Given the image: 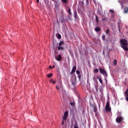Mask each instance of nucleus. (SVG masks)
I'll use <instances>...</instances> for the list:
<instances>
[{
	"label": "nucleus",
	"instance_id": "f257e3e1",
	"mask_svg": "<svg viewBox=\"0 0 128 128\" xmlns=\"http://www.w3.org/2000/svg\"><path fill=\"white\" fill-rule=\"evenodd\" d=\"M121 48L124 50L128 51V41L125 38L121 39L120 40Z\"/></svg>",
	"mask_w": 128,
	"mask_h": 128
},
{
	"label": "nucleus",
	"instance_id": "f03ea898",
	"mask_svg": "<svg viewBox=\"0 0 128 128\" xmlns=\"http://www.w3.org/2000/svg\"><path fill=\"white\" fill-rule=\"evenodd\" d=\"M99 70L100 74L104 76V80L106 82V84H108V80H106V78H108V72H106V71L102 68H100Z\"/></svg>",
	"mask_w": 128,
	"mask_h": 128
},
{
	"label": "nucleus",
	"instance_id": "7ed1b4c3",
	"mask_svg": "<svg viewBox=\"0 0 128 128\" xmlns=\"http://www.w3.org/2000/svg\"><path fill=\"white\" fill-rule=\"evenodd\" d=\"M105 110L106 112H110L112 110V109L110 108V102L108 101L106 104V106L105 108Z\"/></svg>",
	"mask_w": 128,
	"mask_h": 128
},
{
	"label": "nucleus",
	"instance_id": "20e7f679",
	"mask_svg": "<svg viewBox=\"0 0 128 128\" xmlns=\"http://www.w3.org/2000/svg\"><path fill=\"white\" fill-rule=\"evenodd\" d=\"M64 41H60L58 44V50H64V47L62 46H64Z\"/></svg>",
	"mask_w": 128,
	"mask_h": 128
},
{
	"label": "nucleus",
	"instance_id": "39448f33",
	"mask_svg": "<svg viewBox=\"0 0 128 128\" xmlns=\"http://www.w3.org/2000/svg\"><path fill=\"white\" fill-rule=\"evenodd\" d=\"M68 112L66 111L64 113V116L62 117L63 120H66V118H68Z\"/></svg>",
	"mask_w": 128,
	"mask_h": 128
},
{
	"label": "nucleus",
	"instance_id": "423d86ee",
	"mask_svg": "<svg viewBox=\"0 0 128 128\" xmlns=\"http://www.w3.org/2000/svg\"><path fill=\"white\" fill-rule=\"evenodd\" d=\"M116 122L118 124H120V122H122V118L121 117H118L116 118Z\"/></svg>",
	"mask_w": 128,
	"mask_h": 128
},
{
	"label": "nucleus",
	"instance_id": "0eeeda50",
	"mask_svg": "<svg viewBox=\"0 0 128 128\" xmlns=\"http://www.w3.org/2000/svg\"><path fill=\"white\" fill-rule=\"evenodd\" d=\"M72 84L74 86H76V77H74V80H72Z\"/></svg>",
	"mask_w": 128,
	"mask_h": 128
},
{
	"label": "nucleus",
	"instance_id": "6e6552de",
	"mask_svg": "<svg viewBox=\"0 0 128 128\" xmlns=\"http://www.w3.org/2000/svg\"><path fill=\"white\" fill-rule=\"evenodd\" d=\"M124 94H126V96H125L126 100V102H128V88L125 91Z\"/></svg>",
	"mask_w": 128,
	"mask_h": 128
},
{
	"label": "nucleus",
	"instance_id": "1a4fd4ad",
	"mask_svg": "<svg viewBox=\"0 0 128 128\" xmlns=\"http://www.w3.org/2000/svg\"><path fill=\"white\" fill-rule=\"evenodd\" d=\"M56 60L58 62H62V55L59 54L58 56L55 57Z\"/></svg>",
	"mask_w": 128,
	"mask_h": 128
},
{
	"label": "nucleus",
	"instance_id": "9d476101",
	"mask_svg": "<svg viewBox=\"0 0 128 128\" xmlns=\"http://www.w3.org/2000/svg\"><path fill=\"white\" fill-rule=\"evenodd\" d=\"M76 70V66H74L72 68L70 74H74V72Z\"/></svg>",
	"mask_w": 128,
	"mask_h": 128
},
{
	"label": "nucleus",
	"instance_id": "9b49d317",
	"mask_svg": "<svg viewBox=\"0 0 128 128\" xmlns=\"http://www.w3.org/2000/svg\"><path fill=\"white\" fill-rule=\"evenodd\" d=\"M124 14H128V7H126L124 9Z\"/></svg>",
	"mask_w": 128,
	"mask_h": 128
},
{
	"label": "nucleus",
	"instance_id": "f8f14e48",
	"mask_svg": "<svg viewBox=\"0 0 128 128\" xmlns=\"http://www.w3.org/2000/svg\"><path fill=\"white\" fill-rule=\"evenodd\" d=\"M56 36L58 40H60V38H62V36L60 34H56Z\"/></svg>",
	"mask_w": 128,
	"mask_h": 128
},
{
	"label": "nucleus",
	"instance_id": "ddd939ff",
	"mask_svg": "<svg viewBox=\"0 0 128 128\" xmlns=\"http://www.w3.org/2000/svg\"><path fill=\"white\" fill-rule=\"evenodd\" d=\"M94 30L96 32H100V28L98 27H96Z\"/></svg>",
	"mask_w": 128,
	"mask_h": 128
},
{
	"label": "nucleus",
	"instance_id": "4468645a",
	"mask_svg": "<svg viewBox=\"0 0 128 128\" xmlns=\"http://www.w3.org/2000/svg\"><path fill=\"white\" fill-rule=\"evenodd\" d=\"M47 76L48 78H52V74L50 73V74H47Z\"/></svg>",
	"mask_w": 128,
	"mask_h": 128
},
{
	"label": "nucleus",
	"instance_id": "2eb2a0df",
	"mask_svg": "<svg viewBox=\"0 0 128 128\" xmlns=\"http://www.w3.org/2000/svg\"><path fill=\"white\" fill-rule=\"evenodd\" d=\"M63 4H68V0H61Z\"/></svg>",
	"mask_w": 128,
	"mask_h": 128
},
{
	"label": "nucleus",
	"instance_id": "dca6fc26",
	"mask_svg": "<svg viewBox=\"0 0 128 128\" xmlns=\"http://www.w3.org/2000/svg\"><path fill=\"white\" fill-rule=\"evenodd\" d=\"M94 72H96V74H98V68H95L94 70Z\"/></svg>",
	"mask_w": 128,
	"mask_h": 128
},
{
	"label": "nucleus",
	"instance_id": "f3484780",
	"mask_svg": "<svg viewBox=\"0 0 128 128\" xmlns=\"http://www.w3.org/2000/svg\"><path fill=\"white\" fill-rule=\"evenodd\" d=\"M96 112H98V108H96V106L94 107V112L96 113Z\"/></svg>",
	"mask_w": 128,
	"mask_h": 128
},
{
	"label": "nucleus",
	"instance_id": "a211bd4d",
	"mask_svg": "<svg viewBox=\"0 0 128 128\" xmlns=\"http://www.w3.org/2000/svg\"><path fill=\"white\" fill-rule=\"evenodd\" d=\"M116 64H118V61L116 60H114V66H116Z\"/></svg>",
	"mask_w": 128,
	"mask_h": 128
},
{
	"label": "nucleus",
	"instance_id": "6ab92c4d",
	"mask_svg": "<svg viewBox=\"0 0 128 128\" xmlns=\"http://www.w3.org/2000/svg\"><path fill=\"white\" fill-rule=\"evenodd\" d=\"M120 5L121 6V8H124V2H120Z\"/></svg>",
	"mask_w": 128,
	"mask_h": 128
},
{
	"label": "nucleus",
	"instance_id": "aec40b11",
	"mask_svg": "<svg viewBox=\"0 0 128 128\" xmlns=\"http://www.w3.org/2000/svg\"><path fill=\"white\" fill-rule=\"evenodd\" d=\"M95 19H96V22H98V16H96Z\"/></svg>",
	"mask_w": 128,
	"mask_h": 128
},
{
	"label": "nucleus",
	"instance_id": "412c9836",
	"mask_svg": "<svg viewBox=\"0 0 128 128\" xmlns=\"http://www.w3.org/2000/svg\"><path fill=\"white\" fill-rule=\"evenodd\" d=\"M99 82L101 84H102V78H99Z\"/></svg>",
	"mask_w": 128,
	"mask_h": 128
},
{
	"label": "nucleus",
	"instance_id": "4be33fe9",
	"mask_svg": "<svg viewBox=\"0 0 128 128\" xmlns=\"http://www.w3.org/2000/svg\"><path fill=\"white\" fill-rule=\"evenodd\" d=\"M106 20H108V18H106V17H105V18H102V21L104 22V21Z\"/></svg>",
	"mask_w": 128,
	"mask_h": 128
},
{
	"label": "nucleus",
	"instance_id": "5701e85b",
	"mask_svg": "<svg viewBox=\"0 0 128 128\" xmlns=\"http://www.w3.org/2000/svg\"><path fill=\"white\" fill-rule=\"evenodd\" d=\"M76 15H77V13H76V11L75 12H74V16L75 18H76Z\"/></svg>",
	"mask_w": 128,
	"mask_h": 128
},
{
	"label": "nucleus",
	"instance_id": "b1692460",
	"mask_svg": "<svg viewBox=\"0 0 128 128\" xmlns=\"http://www.w3.org/2000/svg\"><path fill=\"white\" fill-rule=\"evenodd\" d=\"M68 13L70 15L72 14V12H70V8H68Z\"/></svg>",
	"mask_w": 128,
	"mask_h": 128
},
{
	"label": "nucleus",
	"instance_id": "393cba45",
	"mask_svg": "<svg viewBox=\"0 0 128 128\" xmlns=\"http://www.w3.org/2000/svg\"><path fill=\"white\" fill-rule=\"evenodd\" d=\"M76 74H80V70H76Z\"/></svg>",
	"mask_w": 128,
	"mask_h": 128
},
{
	"label": "nucleus",
	"instance_id": "a878e982",
	"mask_svg": "<svg viewBox=\"0 0 128 128\" xmlns=\"http://www.w3.org/2000/svg\"><path fill=\"white\" fill-rule=\"evenodd\" d=\"M110 32V30L108 29L106 30V34H108V32Z\"/></svg>",
	"mask_w": 128,
	"mask_h": 128
},
{
	"label": "nucleus",
	"instance_id": "bb28decb",
	"mask_svg": "<svg viewBox=\"0 0 128 128\" xmlns=\"http://www.w3.org/2000/svg\"><path fill=\"white\" fill-rule=\"evenodd\" d=\"M78 78L79 80H80V78H82V76H80V74L78 75Z\"/></svg>",
	"mask_w": 128,
	"mask_h": 128
},
{
	"label": "nucleus",
	"instance_id": "cd10ccee",
	"mask_svg": "<svg viewBox=\"0 0 128 128\" xmlns=\"http://www.w3.org/2000/svg\"><path fill=\"white\" fill-rule=\"evenodd\" d=\"M105 38H106V36L104 35L102 36V38L103 40H104Z\"/></svg>",
	"mask_w": 128,
	"mask_h": 128
},
{
	"label": "nucleus",
	"instance_id": "c85d7f7f",
	"mask_svg": "<svg viewBox=\"0 0 128 128\" xmlns=\"http://www.w3.org/2000/svg\"><path fill=\"white\" fill-rule=\"evenodd\" d=\"M70 106H74V103L72 102H70Z\"/></svg>",
	"mask_w": 128,
	"mask_h": 128
},
{
	"label": "nucleus",
	"instance_id": "c756f323",
	"mask_svg": "<svg viewBox=\"0 0 128 128\" xmlns=\"http://www.w3.org/2000/svg\"><path fill=\"white\" fill-rule=\"evenodd\" d=\"M110 12H112V13H114V10H110Z\"/></svg>",
	"mask_w": 128,
	"mask_h": 128
},
{
	"label": "nucleus",
	"instance_id": "7c9ffc66",
	"mask_svg": "<svg viewBox=\"0 0 128 128\" xmlns=\"http://www.w3.org/2000/svg\"><path fill=\"white\" fill-rule=\"evenodd\" d=\"M100 78L98 76H97V80H100Z\"/></svg>",
	"mask_w": 128,
	"mask_h": 128
},
{
	"label": "nucleus",
	"instance_id": "2f4dec72",
	"mask_svg": "<svg viewBox=\"0 0 128 128\" xmlns=\"http://www.w3.org/2000/svg\"><path fill=\"white\" fill-rule=\"evenodd\" d=\"M49 68H52V66H49Z\"/></svg>",
	"mask_w": 128,
	"mask_h": 128
},
{
	"label": "nucleus",
	"instance_id": "473e14b6",
	"mask_svg": "<svg viewBox=\"0 0 128 128\" xmlns=\"http://www.w3.org/2000/svg\"><path fill=\"white\" fill-rule=\"evenodd\" d=\"M53 82V81H52V79H51V80H50V82Z\"/></svg>",
	"mask_w": 128,
	"mask_h": 128
},
{
	"label": "nucleus",
	"instance_id": "72a5a7b5",
	"mask_svg": "<svg viewBox=\"0 0 128 128\" xmlns=\"http://www.w3.org/2000/svg\"><path fill=\"white\" fill-rule=\"evenodd\" d=\"M86 4H88V0H86Z\"/></svg>",
	"mask_w": 128,
	"mask_h": 128
},
{
	"label": "nucleus",
	"instance_id": "f704fd0d",
	"mask_svg": "<svg viewBox=\"0 0 128 128\" xmlns=\"http://www.w3.org/2000/svg\"><path fill=\"white\" fill-rule=\"evenodd\" d=\"M52 82L53 84H56V81H53Z\"/></svg>",
	"mask_w": 128,
	"mask_h": 128
},
{
	"label": "nucleus",
	"instance_id": "c9c22d12",
	"mask_svg": "<svg viewBox=\"0 0 128 128\" xmlns=\"http://www.w3.org/2000/svg\"><path fill=\"white\" fill-rule=\"evenodd\" d=\"M95 88H96H96H98V86L96 85V86H95Z\"/></svg>",
	"mask_w": 128,
	"mask_h": 128
},
{
	"label": "nucleus",
	"instance_id": "e433bc0d",
	"mask_svg": "<svg viewBox=\"0 0 128 128\" xmlns=\"http://www.w3.org/2000/svg\"><path fill=\"white\" fill-rule=\"evenodd\" d=\"M39 2H40V0H36V2H38V4Z\"/></svg>",
	"mask_w": 128,
	"mask_h": 128
},
{
	"label": "nucleus",
	"instance_id": "4c0bfd02",
	"mask_svg": "<svg viewBox=\"0 0 128 128\" xmlns=\"http://www.w3.org/2000/svg\"><path fill=\"white\" fill-rule=\"evenodd\" d=\"M56 88L57 90H59V88H58V86H56Z\"/></svg>",
	"mask_w": 128,
	"mask_h": 128
},
{
	"label": "nucleus",
	"instance_id": "58836bf2",
	"mask_svg": "<svg viewBox=\"0 0 128 128\" xmlns=\"http://www.w3.org/2000/svg\"><path fill=\"white\" fill-rule=\"evenodd\" d=\"M93 80H96V78H94Z\"/></svg>",
	"mask_w": 128,
	"mask_h": 128
},
{
	"label": "nucleus",
	"instance_id": "ea45409f",
	"mask_svg": "<svg viewBox=\"0 0 128 128\" xmlns=\"http://www.w3.org/2000/svg\"><path fill=\"white\" fill-rule=\"evenodd\" d=\"M64 120H63V121H62V124H64Z\"/></svg>",
	"mask_w": 128,
	"mask_h": 128
},
{
	"label": "nucleus",
	"instance_id": "a19ab883",
	"mask_svg": "<svg viewBox=\"0 0 128 128\" xmlns=\"http://www.w3.org/2000/svg\"><path fill=\"white\" fill-rule=\"evenodd\" d=\"M52 0V2H54V0Z\"/></svg>",
	"mask_w": 128,
	"mask_h": 128
},
{
	"label": "nucleus",
	"instance_id": "79ce46f5",
	"mask_svg": "<svg viewBox=\"0 0 128 128\" xmlns=\"http://www.w3.org/2000/svg\"><path fill=\"white\" fill-rule=\"evenodd\" d=\"M96 84H98V81L96 80Z\"/></svg>",
	"mask_w": 128,
	"mask_h": 128
},
{
	"label": "nucleus",
	"instance_id": "37998d69",
	"mask_svg": "<svg viewBox=\"0 0 128 128\" xmlns=\"http://www.w3.org/2000/svg\"><path fill=\"white\" fill-rule=\"evenodd\" d=\"M53 68H54V66H53Z\"/></svg>",
	"mask_w": 128,
	"mask_h": 128
},
{
	"label": "nucleus",
	"instance_id": "c03bdc74",
	"mask_svg": "<svg viewBox=\"0 0 128 128\" xmlns=\"http://www.w3.org/2000/svg\"><path fill=\"white\" fill-rule=\"evenodd\" d=\"M119 30H120V28H119Z\"/></svg>",
	"mask_w": 128,
	"mask_h": 128
}]
</instances>
